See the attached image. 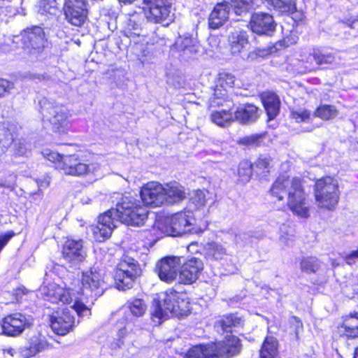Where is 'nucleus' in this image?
Instances as JSON below:
<instances>
[{"label": "nucleus", "instance_id": "2f4dec72", "mask_svg": "<svg viewBox=\"0 0 358 358\" xmlns=\"http://www.w3.org/2000/svg\"><path fill=\"white\" fill-rule=\"evenodd\" d=\"M13 127L6 122H0V152L4 153L13 143Z\"/></svg>", "mask_w": 358, "mask_h": 358}, {"label": "nucleus", "instance_id": "7c9ffc66", "mask_svg": "<svg viewBox=\"0 0 358 358\" xmlns=\"http://www.w3.org/2000/svg\"><path fill=\"white\" fill-rule=\"evenodd\" d=\"M243 324L244 320L237 313L226 315L218 322V325L226 332H231L232 329L242 327Z\"/></svg>", "mask_w": 358, "mask_h": 358}, {"label": "nucleus", "instance_id": "09e8293b", "mask_svg": "<svg viewBox=\"0 0 358 358\" xmlns=\"http://www.w3.org/2000/svg\"><path fill=\"white\" fill-rule=\"evenodd\" d=\"M189 201L197 209L203 207L207 201L205 191L196 189L190 194Z\"/></svg>", "mask_w": 358, "mask_h": 358}, {"label": "nucleus", "instance_id": "72a5a7b5", "mask_svg": "<svg viewBox=\"0 0 358 358\" xmlns=\"http://www.w3.org/2000/svg\"><path fill=\"white\" fill-rule=\"evenodd\" d=\"M62 252L64 259L71 264L83 262L86 256L83 248H63Z\"/></svg>", "mask_w": 358, "mask_h": 358}, {"label": "nucleus", "instance_id": "6e6552de", "mask_svg": "<svg viewBox=\"0 0 358 358\" xmlns=\"http://www.w3.org/2000/svg\"><path fill=\"white\" fill-rule=\"evenodd\" d=\"M57 169L62 171L64 174L73 176H82L94 173L100 169L98 163L87 164L76 155L63 157L59 162Z\"/></svg>", "mask_w": 358, "mask_h": 358}, {"label": "nucleus", "instance_id": "a878e982", "mask_svg": "<svg viewBox=\"0 0 358 358\" xmlns=\"http://www.w3.org/2000/svg\"><path fill=\"white\" fill-rule=\"evenodd\" d=\"M234 121L243 124H249L257 121L259 117L258 108L252 104H245L237 108L234 113Z\"/></svg>", "mask_w": 358, "mask_h": 358}, {"label": "nucleus", "instance_id": "39448f33", "mask_svg": "<svg viewBox=\"0 0 358 358\" xmlns=\"http://www.w3.org/2000/svg\"><path fill=\"white\" fill-rule=\"evenodd\" d=\"M314 192L318 207L331 210L337 205L339 200L338 185L333 178L327 176L317 180Z\"/></svg>", "mask_w": 358, "mask_h": 358}, {"label": "nucleus", "instance_id": "a211bd4d", "mask_svg": "<svg viewBox=\"0 0 358 358\" xmlns=\"http://www.w3.org/2000/svg\"><path fill=\"white\" fill-rule=\"evenodd\" d=\"M250 27L257 34L271 35L275 29V23L270 14L255 13L251 17Z\"/></svg>", "mask_w": 358, "mask_h": 358}, {"label": "nucleus", "instance_id": "4d7b16f0", "mask_svg": "<svg viewBox=\"0 0 358 358\" xmlns=\"http://www.w3.org/2000/svg\"><path fill=\"white\" fill-rule=\"evenodd\" d=\"M42 154L45 158H46L48 160L54 163L57 164V166L59 164V162L62 161L63 159V157L65 155H61L60 154L55 152L54 151H52L48 149H45L43 150Z\"/></svg>", "mask_w": 358, "mask_h": 358}, {"label": "nucleus", "instance_id": "b1692460", "mask_svg": "<svg viewBox=\"0 0 358 358\" xmlns=\"http://www.w3.org/2000/svg\"><path fill=\"white\" fill-rule=\"evenodd\" d=\"M124 36L134 44L143 43L146 40V33L142 27V23L136 16H133L124 31Z\"/></svg>", "mask_w": 358, "mask_h": 358}, {"label": "nucleus", "instance_id": "7ed1b4c3", "mask_svg": "<svg viewBox=\"0 0 358 358\" xmlns=\"http://www.w3.org/2000/svg\"><path fill=\"white\" fill-rule=\"evenodd\" d=\"M117 211L120 222L127 225L141 226L148 217L147 208L131 196L122 197L117 204Z\"/></svg>", "mask_w": 358, "mask_h": 358}, {"label": "nucleus", "instance_id": "c85d7f7f", "mask_svg": "<svg viewBox=\"0 0 358 358\" xmlns=\"http://www.w3.org/2000/svg\"><path fill=\"white\" fill-rule=\"evenodd\" d=\"M196 40L189 34L179 36L173 44V48L178 51H187L189 53L197 52Z\"/></svg>", "mask_w": 358, "mask_h": 358}, {"label": "nucleus", "instance_id": "6e6d98bb", "mask_svg": "<svg viewBox=\"0 0 358 358\" xmlns=\"http://www.w3.org/2000/svg\"><path fill=\"white\" fill-rule=\"evenodd\" d=\"M262 137L263 136L262 134H252L250 136H245L241 138L239 143L245 145H258Z\"/></svg>", "mask_w": 358, "mask_h": 358}, {"label": "nucleus", "instance_id": "bf43d9fd", "mask_svg": "<svg viewBox=\"0 0 358 358\" xmlns=\"http://www.w3.org/2000/svg\"><path fill=\"white\" fill-rule=\"evenodd\" d=\"M71 308L75 310L78 315L83 316L90 313V309L83 303L76 300Z\"/></svg>", "mask_w": 358, "mask_h": 358}, {"label": "nucleus", "instance_id": "79ce46f5", "mask_svg": "<svg viewBox=\"0 0 358 358\" xmlns=\"http://www.w3.org/2000/svg\"><path fill=\"white\" fill-rule=\"evenodd\" d=\"M58 10L56 0H40L38 4V13L42 15H53Z\"/></svg>", "mask_w": 358, "mask_h": 358}, {"label": "nucleus", "instance_id": "a18cd8bd", "mask_svg": "<svg viewBox=\"0 0 358 358\" xmlns=\"http://www.w3.org/2000/svg\"><path fill=\"white\" fill-rule=\"evenodd\" d=\"M320 266V262L314 257H304L300 263L301 271L307 273H315Z\"/></svg>", "mask_w": 358, "mask_h": 358}, {"label": "nucleus", "instance_id": "e2e57ef3", "mask_svg": "<svg viewBox=\"0 0 358 358\" xmlns=\"http://www.w3.org/2000/svg\"><path fill=\"white\" fill-rule=\"evenodd\" d=\"M250 238V236L248 234H241L235 236L236 244H248L250 242L248 241V239Z\"/></svg>", "mask_w": 358, "mask_h": 358}, {"label": "nucleus", "instance_id": "20e7f679", "mask_svg": "<svg viewBox=\"0 0 358 358\" xmlns=\"http://www.w3.org/2000/svg\"><path fill=\"white\" fill-rule=\"evenodd\" d=\"M141 273V269L138 262L134 257L124 255L115 273L116 287L122 291L132 288Z\"/></svg>", "mask_w": 358, "mask_h": 358}, {"label": "nucleus", "instance_id": "1a4fd4ad", "mask_svg": "<svg viewBox=\"0 0 358 358\" xmlns=\"http://www.w3.org/2000/svg\"><path fill=\"white\" fill-rule=\"evenodd\" d=\"M143 3L148 9L145 15L148 21L168 25L173 20L172 0H143Z\"/></svg>", "mask_w": 358, "mask_h": 358}, {"label": "nucleus", "instance_id": "cd10ccee", "mask_svg": "<svg viewBox=\"0 0 358 358\" xmlns=\"http://www.w3.org/2000/svg\"><path fill=\"white\" fill-rule=\"evenodd\" d=\"M262 100L269 120L274 119L280 111V101L278 96L272 92L262 94Z\"/></svg>", "mask_w": 358, "mask_h": 358}, {"label": "nucleus", "instance_id": "c03bdc74", "mask_svg": "<svg viewBox=\"0 0 358 358\" xmlns=\"http://www.w3.org/2000/svg\"><path fill=\"white\" fill-rule=\"evenodd\" d=\"M19 0L0 1V15L14 16L17 13Z\"/></svg>", "mask_w": 358, "mask_h": 358}, {"label": "nucleus", "instance_id": "4be33fe9", "mask_svg": "<svg viewBox=\"0 0 358 358\" xmlns=\"http://www.w3.org/2000/svg\"><path fill=\"white\" fill-rule=\"evenodd\" d=\"M41 292L52 303L61 301L63 303L70 304L73 301L69 289H64L55 283L43 285Z\"/></svg>", "mask_w": 358, "mask_h": 358}, {"label": "nucleus", "instance_id": "5701e85b", "mask_svg": "<svg viewBox=\"0 0 358 358\" xmlns=\"http://www.w3.org/2000/svg\"><path fill=\"white\" fill-rule=\"evenodd\" d=\"M163 186L165 204L179 203L186 198L184 187L178 182L172 181L163 185Z\"/></svg>", "mask_w": 358, "mask_h": 358}, {"label": "nucleus", "instance_id": "c756f323", "mask_svg": "<svg viewBox=\"0 0 358 358\" xmlns=\"http://www.w3.org/2000/svg\"><path fill=\"white\" fill-rule=\"evenodd\" d=\"M341 328L346 336L358 337V313L355 312L345 316Z\"/></svg>", "mask_w": 358, "mask_h": 358}, {"label": "nucleus", "instance_id": "864d4df0", "mask_svg": "<svg viewBox=\"0 0 358 358\" xmlns=\"http://www.w3.org/2000/svg\"><path fill=\"white\" fill-rule=\"evenodd\" d=\"M310 112L306 109L292 110L290 113V117L296 122H306L310 119Z\"/></svg>", "mask_w": 358, "mask_h": 358}, {"label": "nucleus", "instance_id": "f3484780", "mask_svg": "<svg viewBox=\"0 0 358 358\" xmlns=\"http://www.w3.org/2000/svg\"><path fill=\"white\" fill-rule=\"evenodd\" d=\"M215 350V358L220 357L230 358L238 355L241 349L239 338L232 335H227L224 340L216 343H210Z\"/></svg>", "mask_w": 358, "mask_h": 358}, {"label": "nucleus", "instance_id": "bb28decb", "mask_svg": "<svg viewBox=\"0 0 358 358\" xmlns=\"http://www.w3.org/2000/svg\"><path fill=\"white\" fill-rule=\"evenodd\" d=\"M229 44L232 54H238L248 43L247 33L241 29H235L229 36Z\"/></svg>", "mask_w": 358, "mask_h": 358}, {"label": "nucleus", "instance_id": "13d9d810", "mask_svg": "<svg viewBox=\"0 0 358 358\" xmlns=\"http://www.w3.org/2000/svg\"><path fill=\"white\" fill-rule=\"evenodd\" d=\"M13 88V83L3 78H0V98L4 96L6 94L10 93Z\"/></svg>", "mask_w": 358, "mask_h": 358}, {"label": "nucleus", "instance_id": "774afa93", "mask_svg": "<svg viewBox=\"0 0 358 358\" xmlns=\"http://www.w3.org/2000/svg\"><path fill=\"white\" fill-rule=\"evenodd\" d=\"M259 357L260 358H278V356H275L274 355H271L269 353H264V352L260 351L259 352Z\"/></svg>", "mask_w": 358, "mask_h": 358}, {"label": "nucleus", "instance_id": "58836bf2", "mask_svg": "<svg viewBox=\"0 0 358 358\" xmlns=\"http://www.w3.org/2000/svg\"><path fill=\"white\" fill-rule=\"evenodd\" d=\"M310 61L314 60L317 65H324L332 64L335 60V57L331 53H324L320 50H313V52L308 57Z\"/></svg>", "mask_w": 358, "mask_h": 358}, {"label": "nucleus", "instance_id": "f8f14e48", "mask_svg": "<svg viewBox=\"0 0 358 358\" xmlns=\"http://www.w3.org/2000/svg\"><path fill=\"white\" fill-rule=\"evenodd\" d=\"M120 222L119 213L115 209H110L99 217L98 224L94 229V237L99 242H103L110 236L117 223Z\"/></svg>", "mask_w": 358, "mask_h": 358}, {"label": "nucleus", "instance_id": "9b49d317", "mask_svg": "<svg viewBox=\"0 0 358 358\" xmlns=\"http://www.w3.org/2000/svg\"><path fill=\"white\" fill-rule=\"evenodd\" d=\"M22 42L26 49L34 52H41L48 45L43 29L39 26H33L24 29L22 34Z\"/></svg>", "mask_w": 358, "mask_h": 358}, {"label": "nucleus", "instance_id": "f03ea898", "mask_svg": "<svg viewBox=\"0 0 358 358\" xmlns=\"http://www.w3.org/2000/svg\"><path fill=\"white\" fill-rule=\"evenodd\" d=\"M186 294L169 289L162 292L155 301L152 315L159 319L186 314L189 310V301Z\"/></svg>", "mask_w": 358, "mask_h": 358}, {"label": "nucleus", "instance_id": "f704fd0d", "mask_svg": "<svg viewBox=\"0 0 358 358\" xmlns=\"http://www.w3.org/2000/svg\"><path fill=\"white\" fill-rule=\"evenodd\" d=\"M210 119L215 124L224 127L234 122V115L232 112L226 110H216L212 113Z\"/></svg>", "mask_w": 358, "mask_h": 358}, {"label": "nucleus", "instance_id": "052dcab7", "mask_svg": "<svg viewBox=\"0 0 358 358\" xmlns=\"http://www.w3.org/2000/svg\"><path fill=\"white\" fill-rule=\"evenodd\" d=\"M150 41V43L152 45L159 44V45H166L167 40L164 36H160L159 34L155 33Z\"/></svg>", "mask_w": 358, "mask_h": 358}, {"label": "nucleus", "instance_id": "680f3d73", "mask_svg": "<svg viewBox=\"0 0 358 358\" xmlns=\"http://www.w3.org/2000/svg\"><path fill=\"white\" fill-rule=\"evenodd\" d=\"M276 51V48L272 45L269 46L267 48H259L257 50V54L261 57H264L266 55H268L273 52H275Z\"/></svg>", "mask_w": 358, "mask_h": 358}, {"label": "nucleus", "instance_id": "ea45409f", "mask_svg": "<svg viewBox=\"0 0 358 358\" xmlns=\"http://www.w3.org/2000/svg\"><path fill=\"white\" fill-rule=\"evenodd\" d=\"M32 149L31 143L24 139H18L14 142L12 152L15 157H28Z\"/></svg>", "mask_w": 358, "mask_h": 358}, {"label": "nucleus", "instance_id": "338daca9", "mask_svg": "<svg viewBox=\"0 0 358 358\" xmlns=\"http://www.w3.org/2000/svg\"><path fill=\"white\" fill-rule=\"evenodd\" d=\"M82 246L83 245V241L81 239L79 240H74V239H69L64 244V246Z\"/></svg>", "mask_w": 358, "mask_h": 358}, {"label": "nucleus", "instance_id": "dca6fc26", "mask_svg": "<svg viewBox=\"0 0 358 358\" xmlns=\"http://www.w3.org/2000/svg\"><path fill=\"white\" fill-rule=\"evenodd\" d=\"M74 324V316L69 310L57 312L50 318V327L52 331L61 336H64L72 331Z\"/></svg>", "mask_w": 358, "mask_h": 358}, {"label": "nucleus", "instance_id": "8fccbe9b", "mask_svg": "<svg viewBox=\"0 0 358 358\" xmlns=\"http://www.w3.org/2000/svg\"><path fill=\"white\" fill-rule=\"evenodd\" d=\"M236 81L235 76L229 72H221L219 74L217 84L222 88H232Z\"/></svg>", "mask_w": 358, "mask_h": 358}, {"label": "nucleus", "instance_id": "f257e3e1", "mask_svg": "<svg viewBox=\"0 0 358 358\" xmlns=\"http://www.w3.org/2000/svg\"><path fill=\"white\" fill-rule=\"evenodd\" d=\"M270 192L278 201H282L287 196L288 206L294 214L305 218L309 216L306 195L300 178H290L288 176L281 175L275 180Z\"/></svg>", "mask_w": 358, "mask_h": 358}, {"label": "nucleus", "instance_id": "423d86ee", "mask_svg": "<svg viewBox=\"0 0 358 358\" xmlns=\"http://www.w3.org/2000/svg\"><path fill=\"white\" fill-rule=\"evenodd\" d=\"M41 108L43 120L49 122L55 131L63 132L69 124V112L67 108L47 99L42 101Z\"/></svg>", "mask_w": 358, "mask_h": 358}, {"label": "nucleus", "instance_id": "4c0bfd02", "mask_svg": "<svg viewBox=\"0 0 358 358\" xmlns=\"http://www.w3.org/2000/svg\"><path fill=\"white\" fill-rule=\"evenodd\" d=\"M338 111L334 106L324 104L317 108L314 112V116L323 120H329L335 118Z\"/></svg>", "mask_w": 358, "mask_h": 358}, {"label": "nucleus", "instance_id": "473e14b6", "mask_svg": "<svg viewBox=\"0 0 358 358\" xmlns=\"http://www.w3.org/2000/svg\"><path fill=\"white\" fill-rule=\"evenodd\" d=\"M213 347L210 344L196 345L188 351L185 358H215Z\"/></svg>", "mask_w": 358, "mask_h": 358}, {"label": "nucleus", "instance_id": "3c124183", "mask_svg": "<svg viewBox=\"0 0 358 358\" xmlns=\"http://www.w3.org/2000/svg\"><path fill=\"white\" fill-rule=\"evenodd\" d=\"M255 170L253 164L248 161L241 162L239 164L238 173L243 181L249 180L252 171Z\"/></svg>", "mask_w": 358, "mask_h": 358}, {"label": "nucleus", "instance_id": "9d476101", "mask_svg": "<svg viewBox=\"0 0 358 358\" xmlns=\"http://www.w3.org/2000/svg\"><path fill=\"white\" fill-rule=\"evenodd\" d=\"M195 218L192 210H184L176 213L165 218L166 231L171 236H180L190 232L192 227L195 224Z\"/></svg>", "mask_w": 358, "mask_h": 358}, {"label": "nucleus", "instance_id": "0eeeda50", "mask_svg": "<svg viewBox=\"0 0 358 358\" xmlns=\"http://www.w3.org/2000/svg\"><path fill=\"white\" fill-rule=\"evenodd\" d=\"M81 290L83 295L96 299L101 296L104 289V275L98 267H91L82 272L80 278Z\"/></svg>", "mask_w": 358, "mask_h": 358}, {"label": "nucleus", "instance_id": "a19ab883", "mask_svg": "<svg viewBox=\"0 0 358 358\" xmlns=\"http://www.w3.org/2000/svg\"><path fill=\"white\" fill-rule=\"evenodd\" d=\"M227 101V89L222 88L217 84L214 89L213 96L209 99V106L210 108L223 106L224 102Z\"/></svg>", "mask_w": 358, "mask_h": 358}, {"label": "nucleus", "instance_id": "2eb2a0df", "mask_svg": "<svg viewBox=\"0 0 358 358\" xmlns=\"http://www.w3.org/2000/svg\"><path fill=\"white\" fill-rule=\"evenodd\" d=\"M164 189L162 184L152 181L145 185L141 191L143 202L152 207H158L165 204Z\"/></svg>", "mask_w": 358, "mask_h": 358}, {"label": "nucleus", "instance_id": "4468645a", "mask_svg": "<svg viewBox=\"0 0 358 358\" xmlns=\"http://www.w3.org/2000/svg\"><path fill=\"white\" fill-rule=\"evenodd\" d=\"M203 268L202 261L191 257L183 261L179 268L178 282L184 285H191L196 281Z\"/></svg>", "mask_w": 358, "mask_h": 358}, {"label": "nucleus", "instance_id": "69168bd1", "mask_svg": "<svg viewBox=\"0 0 358 358\" xmlns=\"http://www.w3.org/2000/svg\"><path fill=\"white\" fill-rule=\"evenodd\" d=\"M13 233L0 234V246H4L6 245L8 241L13 237Z\"/></svg>", "mask_w": 358, "mask_h": 358}, {"label": "nucleus", "instance_id": "0e129e2a", "mask_svg": "<svg viewBox=\"0 0 358 358\" xmlns=\"http://www.w3.org/2000/svg\"><path fill=\"white\" fill-rule=\"evenodd\" d=\"M346 262L348 264H352L355 262V259H358V249L355 251L352 252L345 256Z\"/></svg>", "mask_w": 358, "mask_h": 358}, {"label": "nucleus", "instance_id": "393cba45", "mask_svg": "<svg viewBox=\"0 0 358 358\" xmlns=\"http://www.w3.org/2000/svg\"><path fill=\"white\" fill-rule=\"evenodd\" d=\"M229 10L230 7L228 3L216 4L209 16V27L216 29L222 27L229 18Z\"/></svg>", "mask_w": 358, "mask_h": 358}, {"label": "nucleus", "instance_id": "c9c22d12", "mask_svg": "<svg viewBox=\"0 0 358 358\" xmlns=\"http://www.w3.org/2000/svg\"><path fill=\"white\" fill-rule=\"evenodd\" d=\"M87 10H64L66 20L72 25L80 27L84 24L87 17Z\"/></svg>", "mask_w": 358, "mask_h": 358}, {"label": "nucleus", "instance_id": "de8ad7c7", "mask_svg": "<svg viewBox=\"0 0 358 358\" xmlns=\"http://www.w3.org/2000/svg\"><path fill=\"white\" fill-rule=\"evenodd\" d=\"M278 340L273 336H267L262 344L260 351L264 352V353H269L270 355H274L278 357Z\"/></svg>", "mask_w": 358, "mask_h": 358}, {"label": "nucleus", "instance_id": "37998d69", "mask_svg": "<svg viewBox=\"0 0 358 358\" xmlns=\"http://www.w3.org/2000/svg\"><path fill=\"white\" fill-rule=\"evenodd\" d=\"M266 1L282 13H289L295 8L293 0H266Z\"/></svg>", "mask_w": 358, "mask_h": 358}, {"label": "nucleus", "instance_id": "ddd939ff", "mask_svg": "<svg viewBox=\"0 0 358 358\" xmlns=\"http://www.w3.org/2000/svg\"><path fill=\"white\" fill-rule=\"evenodd\" d=\"M182 257L167 256L159 261L156 265L158 276L162 281L173 282L177 279Z\"/></svg>", "mask_w": 358, "mask_h": 358}, {"label": "nucleus", "instance_id": "6ab92c4d", "mask_svg": "<svg viewBox=\"0 0 358 358\" xmlns=\"http://www.w3.org/2000/svg\"><path fill=\"white\" fill-rule=\"evenodd\" d=\"M29 325V320L18 313L6 317L1 324L3 332L11 336L20 335Z\"/></svg>", "mask_w": 358, "mask_h": 358}, {"label": "nucleus", "instance_id": "aec40b11", "mask_svg": "<svg viewBox=\"0 0 358 358\" xmlns=\"http://www.w3.org/2000/svg\"><path fill=\"white\" fill-rule=\"evenodd\" d=\"M126 307L129 309V313L124 317L125 325L123 327H119L118 335L120 337H124L127 334V330L131 329V325L134 322L131 316L136 317L143 316L147 308L145 302L141 299H133L128 301Z\"/></svg>", "mask_w": 358, "mask_h": 358}, {"label": "nucleus", "instance_id": "e433bc0d", "mask_svg": "<svg viewBox=\"0 0 358 358\" xmlns=\"http://www.w3.org/2000/svg\"><path fill=\"white\" fill-rule=\"evenodd\" d=\"M257 6V0H231V7L238 15L250 9H255Z\"/></svg>", "mask_w": 358, "mask_h": 358}, {"label": "nucleus", "instance_id": "603ef678", "mask_svg": "<svg viewBox=\"0 0 358 358\" xmlns=\"http://www.w3.org/2000/svg\"><path fill=\"white\" fill-rule=\"evenodd\" d=\"M87 10L86 0H66L64 10Z\"/></svg>", "mask_w": 358, "mask_h": 358}, {"label": "nucleus", "instance_id": "5fc2aeb1", "mask_svg": "<svg viewBox=\"0 0 358 358\" xmlns=\"http://www.w3.org/2000/svg\"><path fill=\"white\" fill-rule=\"evenodd\" d=\"M271 162V159L270 157L266 155L260 156L257 160V162L253 164L254 169H256L257 170H262L263 173L268 172V170L266 171H264V170L268 169L270 168Z\"/></svg>", "mask_w": 358, "mask_h": 358}, {"label": "nucleus", "instance_id": "412c9836", "mask_svg": "<svg viewBox=\"0 0 358 358\" xmlns=\"http://www.w3.org/2000/svg\"><path fill=\"white\" fill-rule=\"evenodd\" d=\"M49 348L45 336L36 333L29 338L27 346L21 347L18 353L22 358H29Z\"/></svg>", "mask_w": 358, "mask_h": 358}, {"label": "nucleus", "instance_id": "49530a36", "mask_svg": "<svg viewBox=\"0 0 358 358\" xmlns=\"http://www.w3.org/2000/svg\"><path fill=\"white\" fill-rule=\"evenodd\" d=\"M278 340L273 336H267L262 344L260 351L264 352V353H269L270 355H274L278 357Z\"/></svg>", "mask_w": 358, "mask_h": 358}]
</instances>
